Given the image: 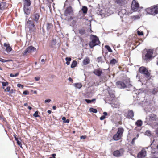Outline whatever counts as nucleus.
<instances>
[{
    "instance_id": "obj_1",
    "label": "nucleus",
    "mask_w": 158,
    "mask_h": 158,
    "mask_svg": "<svg viewBox=\"0 0 158 158\" xmlns=\"http://www.w3.org/2000/svg\"><path fill=\"white\" fill-rule=\"evenodd\" d=\"M145 122L149 125L154 126H158V118L154 114H150L146 118Z\"/></svg>"
},
{
    "instance_id": "obj_2",
    "label": "nucleus",
    "mask_w": 158,
    "mask_h": 158,
    "mask_svg": "<svg viewBox=\"0 0 158 158\" xmlns=\"http://www.w3.org/2000/svg\"><path fill=\"white\" fill-rule=\"evenodd\" d=\"M153 50L149 49L147 51L146 53H143L142 55L143 59L146 62L151 60L154 58Z\"/></svg>"
},
{
    "instance_id": "obj_3",
    "label": "nucleus",
    "mask_w": 158,
    "mask_h": 158,
    "mask_svg": "<svg viewBox=\"0 0 158 158\" xmlns=\"http://www.w3.org/2000/svg\"><path fill=\"white\" fill-rule=\"evenodd\" d=\"M90 39L91 41L89 43V45L91 48H93L95 46L99 45L100 44L98 38L96 35H91Z\"/></svg>"
},
{
    "instance_id": "obj_4",
    "label": "nucleus",
    "mask_w": 158,
    "mask_h": 158,
    "mask_svg": "<svg viewBox=\"0 0 158 158\" xmlns=\"http://www.w3.org/2000/svg\"><path fill=\"white\" fill-rule=\"evenodd\" d=\"M124 131V129L122 127L118 128L116 133L113 136L112 138L113 140L118 141L121 139L123 136Z\"/></svg>"
},
{
    "instance_id": "obj_5",
    "label": "nucleus",
    "mask_w": 158,
    "mask_h": 158,
    "mask_svg": "<svg viewBox=\"0 0 158 158\" xmlns=\"http://www.w3.org/2000/svg\"><path fill=\"white\" fill-rule=\"evenodd\" d=\"M147 13L149 14L155 15L158 13V6H154L145 9Z\"/></svg>"
},
{
    "instance_id": "obj_6",
    "label": "nucleus",
    "mask_w": 158,
    "mask_h": 158,
    "mask_svg": "<svg viewBox=\"0 0 158 158\" xmlns=\"http://www.w3.org/2000/svg\"><path fill=\"white\" fill-rule=\"evenodd\" d=\"M139 71L140 73L143 74L146 78L148 79L150 78V73L146 67L143 66L140 67L139 69Z\"/></svg>"
},
{
    "instance_id": "obj_7",
    "label": "nucleus",
    "mask_w": 158,
    "mask_h": 158,
    "mask_svg": "<svg viewBox=\"0 0 158 158\" xmlns=\"http://www.w3.org/2000/svg\"><path fill=\"white\" fill-rule=\"evenodd\" d=\"M26 26L29 29L31 32H34L36 29L35 22L31 20L28 19L26 23Z\"/></svg>"
},
{
    "instance_id": "obj_8",
    "label": "nucleus",
    "mask_w": 158,
    "mask_h": 158,
    "mask_svg": "<svg viewBox=\"0 0 158 158\" xmlns=\"http://www.w3.org/2000/svg\"><path fill=\"white\" fill-rule=\"evenodd\" d=\"M139 4L136 0H133L131 6V9L134 11H136L139 7Z\"/></svg>"
},
{
    "instance_id": "obj_9",
    "label": "nucleus",
    "mask_w": 158,
    "mask_h": 158,
    "mask_svg": "<svg viewBox=\"0 0 158 158\" xmlns=\"http://www.w3.org/2000/svg\"><path fill=\"white\" fill-rule=\"evenodd\" d=\"M36 50L35 48L32 46H30L28 47L23 53V55L24 56H26L27 54L34 52Z\"/></svg>"
},
{
    "instance_id": "obj_10",
    "label": "nucleus",
    "mask_w": 158,
    "mask_h": 158,
    "mask_svg": "<svg viewBox=\"0 0 158 158\" xmlns=\"http://www.w3.org/2000/svg\"><path fill=\"white\" fill-rule=\"evenodd\" d=\"M73 15V9L71 6H69L67 7L64 12V15L67 16L69 15Z\"/></svg>"
},
{
    "instance_id": "obj_11",
    "label": "nucleus",
    "mask_w": 158,
    "mask_h": 158,
    "mask_svg": "<svg viewBox=\"0 0 158 158\" xmlns=\"http://www.w3.org/2000/svg\"><path fill=\"white\" fill-rule=\"evenodd\" d=\"M40 17V15L39 13H37L36 12H34L33 14L32 15L31 18V19H32L34 22H35L36 23H38L39 19Z\"/></svg>"
},
{
    "instance_id": "obj_12",
    "label": "nucleus",
    "mask_w": 158,
    "mask_h": 158,
    "mask_svg": "<svg viewBox=\"0 0 158 158\" xmlns=\"http://www.w3.org/2000/svg\"><path fill=\"white\" fill-rule=\"evenodd\" d=\"M123 152V150L121 148L119 150H117L114 151L113 153V155L115 157H119L122 155Z\"/></svg>"
},
{
    "instance_id": "obj_13",
    "label": "nucleus",
    "mask_w": 158,
    "mask_h": 158,
    "mask_svg": "<svg viewBox=\"0 0 158 158\" xmlns=\"http://www.w3.org/2000/svg\"><path fill=\"white\" fill-rule=\"evenodd\" d=\"M93 73L97 76L100 77L103 74L102 69L101 68L95 69L93 71Z\"/></svg>"
},
{
    "instance_id": "obj_14",
    "label": "nucleus",
    "mask_w": 158,
    "mask_h": 158,
    "mask_svg": "<svg viewBox=\"0 0 158 158\" xmlns=\"http://www.w3.org/2000/svg\"><path fill=\"white\" fill-rule=\"evenodd\" d=\"M146 155V151L144 149H142L140 151L137 155L138 158H143Z\"/></svg>"
},
{
    "instance_id": "obj_15",
    "label": "nucleus",
    "mask_w": 158,
    "mask_h": 158,
    "mask_svg": "<svg viewBox=\"0 0 158 158\" xmlns=\"http://www.w3.org/2000/svg\"><path fill=\"white\" fill-rule=\"evenodd\" d=\"M116 85L117 87L119 88L123 89L126 87V85L121 81H118L117 82Z\"/></svg>"
},
{
    "instance_id": "obj_16",
    "label": "nucleus",
    "mask_w": 158,
    "mask_h": 158,
    "mask_svg": "<svg viewBox=\"0 0 158 158\" xmlns=\"http://www.w3.org/2000/svg\"><path fill=\"white\" fill-rule=\"evenodd\" d=\"M115 2L119 6H124L127 3L126 0H116Z\"/></svg>"
},
{
    "instance_id": "obj_17",
    "label": "nucleus",
    "mask_w": 158,
    "mask_h": 158,
    "mask_svg": "<svg viewBox=\"0 0 158 158\" xmlns=\"http://www.w3.org/2000/svg\"><path fill=\"white\" fill-rule=\"evenodd\" d=\"M134 116V113L133 111L132 110L128 111L126 115V118L128 119L132 118Z\"/></svg>"
},
{
    "instance_id": "obj_18",
    "label": "nucleus",
    "mask_w": 158,
    "mask_h": 158,
    "mask_svg": "<svg viewBox=\"0 0 158 158\" xmlns=\"http://www.w3.org/2000/svg\"><path fill=\"white\" fill-rule=\"evenodd\" d=\"M6 3L5 2H2L0 3V10H3L7 8Z\"/></svg>"
},
{
    "instance_id": "obj_19",
    "label": "nucleus",
    "mask_w": 158,
    "mask_h": 158,
    "mask_svg": "<svg viewBox=\"0 0 158 158\" xmlns=\"http://www.w3.org/2000/svg\"><path fill=\"white\" fill-rule=\"evenodd\" d=\"M29 6H24L23 10L25 14L27 15L29 14L31 12V9L29 8Z\"/></svg>"
},
{
    "instance_id": "obj_20",
    "label": "nucleus",
    "mask_w": 158,
    "mask_h": 158,
    "mask_svg": "<svg viewBox=\"0 0 158 158\" xmlns=\"http://www.w3.org/2000/svg\"><path fill=\"white\" fill-rule=\"evenodd\" d=\"M90 62V60L89 58L88 57H86L83 61V64L84 65H86L89 64Z\"/></svg>"
},
{
    "instance_id": "obj_21",
    "label": "nucleus",
    "mask_w": 158,
    "mask_h": 158,
    "mask_svg": "<svg viewBox=\"0 0 158 158\" xmlns=\"http://www.w3.org/2000/svg\"><path fill=\"white\" fill-rule=\"evenodd\" d=\"M4 46L6 47V51L8 52H10L11 51L12 49L9 44H7L6 43H5L4 44Z\"/></svg>"
},
{
    "instance_id": "obj_22",
    "label": "nucleus",
    "mask_w": 158,
    "mask_h": 158,
    "mask_svg": "<svg viewBox=\"0 0 158 158\" xmlns=\"http://www.w3.org/2000/svg\"><path fill=\"white\" fill-rule=\"evenodd\" d=\"M24 2V6H30L31 4L30 0H23Z\"/></svg>"
},
{
    "instance_id": "obj_23",
    "label": "nucleus",
    "mask_w": 158,
    "mask_h": 158,
    "mask_svg": "<svg viewBox=\"0 0 158 158\" xmlns=\"http://www.w3.org/2000/svg\"><path fill=\"white\" fill-rule=\"evenodd\" d=\"M74 85L76 88L80 89L82 87V85L81 83H75Z\"/></svg>"
},
{
    "instance_id": "obj_24",
    "label": "nucleus",
    "mask_w": 158,
    "mask_h": 158,
    "mask_svg": "<svg viewBox=\"0 0 158 158\" xmlns=\"http://www.w3.org/2000/svg\"><path fill=\"white\" fill-rule=\"evenodd\" d=\"M142 124V121L141 120H138L135 123V124L138 127H141Z\"/></svg>"
},
{
    "instance_id": "obj_25",
    "label": "nucleus",
    "mask_w": 158,
    "mask_h": 158,
    "mask_svg": "<svg viewBox=\"0 0 158 158\" xmlns=\"http://www.w3.org/2000/svg\"><path fill=\"white\" fill-rule=\"evenodd\" d=\"M81 10L84 14H86L88 10V8L86 6H83L81 9Z\"/></svg>"
},
{
    "instance_id": "obj_26",
    "label": "nucleus",
    "mask_w": 158,
    "mask_h": 158,
    "mask_svg": "<svg viewBox=\"0 0 158 158\" xmlns=\"http://www.w3.org/2000/svg\"><path fill=\"white\" fill-rule=\"evenodd\" d=\"M141 15H133L132 16H131V19L133 20H135L136 19H138L140 18Z\"/></svg>"
},
{
    "instance_id": "obj_27",
    "label": "nucleus",
    "mask_w": 158,
    "mask_h": 158,
    "mask_svg": "<svg viewBox=\"0 0 158 158\" xmlns=\"http://www.w3.org/2000/svg\"><path fill=\"white\" fill-rule=\"evenodd\" d=\"M158 92V88H154L153 90L151 92V93L153 95L155 94Z\"/></svg>"
},
{
    "instance_id": "obj_28",
    "label": "nucleus",
    "mask_w": 158,
    "mask_h": 158,
    "mask_svg": "<svg viewBox=\"0 0 158 158\" xmlns=\"http://www.w3.org/2000/svg\"><path fill=\"white\" fill-rule=\"evenodd\" d=\"M47 26V29L48 30H49L52 28L53 27V25L51 23H48Z\"/></svg>"
},
{
    "instance_id": "obj_29",
    "label": "nucleus",
    "mask_w": 158,
    "mask_h": 158,
    "mask_svg": "<svg viewBox=\"0 0 158 158\" xmlns=\"http://www.w3.org/2000/svg\"><path fill=\"white\" fill-rule=\"evenodd\" d=\"M77 64V62L76 60H73L71 64V67L72 68H73L76 67Z\"/></svg>"
},
{
    "instance_id": "obj_30",
    "label": "nucleus",
    "mask_w": 158,
    "mask_h": 158,
    "mask_svg": "<svg viewBox=\"0 0 158 158\" xmlns=\"http://www.w3.org/2000/svg\"><path fill=\"white\" fill-rule=\"evenodd\" d=\"M12 61V60L11 59H9V60H5L3 59L2 58H0V61L4 63L5 62H10Z\"/></svg>"
},
{
    "instance_id": "obj_31",
    "label": "nucleus",
    "mask_w": 158,
    "mask_h": 158,
    "mask_svg": "<svg viewBox=\"0 0 158 158\" xmlns=\"http://www.w3.org/2000/svg\"><path fill=\"white\" fill-rule=\"evenodd\" d=\"M65 60L66 61V64L67 65L70 64V62L71 60V59L70 57H66L65 58Z\"/></svg>"
},
{
    "instance_id": "obj_32",
    "label": "nucleus",
    "mask_w": 158,
    "mask_h": 158,
    "mask_svg": "<svg viewBox=\"0 0 158 158\" xmlns=\"http://www.w3.org/2000/svg\"><path fill=\"white\" fill-rule=\"evenodd\" d=\"M89 110L91 112H92L94 113H97V110L96 109H94L93 108H90L89 109Z\"/></svg>"
},
{
    "instance_id": "obj_33",
    "label": "nucleus",
    "mask_w": 158,
    "mask_h": 158,
    "mask_svg": "<svg viewBox=\"0 0 158 158\" xmlns=\"http://www.w3.org/2000/svg\"><path fill=\"white\" fill-rule=\"evenodd\" d=\"M105 47L108 50L109 52H112V50H111L110 47L109 46L106 45L105 46Z\"/></svg>"
},
{
    "instance_id": "obj_34",
    "label": "nucleus",
    "mask_w": 158,
    "mask_h": 158,
    "mask_svg": "<svg viewBox=\"0 0 158 158\" xmlns=\"http://www.w3.org/2000/svg\"><path fill=\"white\" fill-rule=\"evenodd\" d=\"M2 85L3 86V89H4V87L5 86H6L7 85H8V84H9V83L8 82H2Z\"/></svg>"
},
{
    "instance_id": "obj_35",
    "label": "nucleus",
    "mask_w": 158,
    "mask_h": 158,
    "mask_svg": "<svg viewBox=\"0 0 158 158\" xmlns=\"http://www.w3.org/2000/svg\"><path fill=\"white\" fill-rule=\"evenodd\" d=\"M145 134L146 135H147L148 136H150L151 135V133L150 130H148L145 131Z\"/></svg>"
},
{
    "instance_id": "obj_36",
    "label": "nucleus",
    "mask_w": 158,
    "mask_h": 158,
    "mask_svg": "<svg viewBox=\"0 0 158 158\" xmlns=\"http://www.w3.org/2000/svg\"><path fill=\"white\" fill-rule=\"evenodd\" d=\"M117 62L116 60L115 59H113L111 60L110 61V63L113 65L114 64Z\"/></svg>"
},
{
    "instance_id": "obj_37",
    "label": "nucleus",
    "mask_w": 158,
    "mask_h": 158,
    "mask_svg": "<svg viewBox=\"0 0 158 158\" xmlns=\"http://www.w3.org/2000/svg\"><path fill=\"white\" fill-rule=\"evenodd\" d=\"M102 57H98L97 59V61L98 62H102Z\"/></svg>"
},
{
    "instance_id": "obj_38",
    "label": "nucleus",
    "mask_w": 158,
    "mask_h": 158,
    "mask_svg": "<svg viewBox=\"0 0 158 158\" xmlns=\"http://www.w3.org/2000/svg\"><path fill=\"white\" fill-rule=\"evenodd\" d=\"M38 111H35L33 115V116L35 118L39 117V116L38 114Z\"/></svg>"
},
{
    "instance_id": "obj_39",
    "label": "nucleus",
    "mask_w": 158,
    "mask_h": 158,
    "mask_svg": "<svg viewBox=\"0 0 158 158\" xmlns=\"http://www.w3.org/2000/svg\"><path fill=\"white\" fill-rule=\"evenodd\" d=\"M79 32L81 35H82L85 33V31L84 30L81 29L79 30Z\"/></svg>"
},
{
    "instance_id": "obj_40",
    "label": "nucleus",
    "mask_w": 158,
    "mask_h": 158,
    "mask_svg": "<svg viewBox=\"0 0 158 158\" xmlns=\"http://www.w3.org/2000/svg\"><path fill=\"white\" fill-rule=\"evenodd\" d=\"M137 33L139 35H143V32L142 31H138Z\"/></svg>"
},
{
    "instance_id": "obj_41",
    "label": "nucleus",
    "mask_w": 158,
    "mask_h": 158,
    "mask_svg": "<svg viewBox=\"0 0 158 158\" xmlns=\"http://www.w3.org/2000/svg\"><path fill=\"white\" fill-rule=\"evenodd\" d=\"M11 87L10 86H8L6 89H4V91L5 92H9L10 89Z\"/></svg>"
},
{
    "instance_id": "obj_42",
    "label": "nucleus",
    "mask_w": 158,
    "mask_h": 158,
    "mask_svg": "<svg viewBox=\"0 0 158 158\" xmlns=\"http://www.w3.org/2000/svg\"><path fill=\"white\" fill-rule=\"evenodd\" d=\"M29 94V92L27 90H25L23 92V94L25 95H28Z\"/></svg>"
},
{
    "instance_id": "obj_43",
    "label": "nucleus",
    "mask_w": 158,
    "mask_h": 158,
    "mask_svg": "<svg viewBox=\"0 0 158 158\" xmlns=\"http://www.w3.org/2000/svg\"><path fill=\"white\" fill-rule=\"evenodd\" d=\"M13 136L15 139V140L17 141V140H18L19 139V138H18L17 137V135H16L15 134L14 135H13Z\"/></svg>"
},
{
    "instance_id": "obj_44",
    "label": "nucleus",
    "mask_w": 158,
    "mask_h": 158,
    "mask_svg": "<svg viewBox=\"0 0 158 158\" xmlns=\"http://www.w3.org/2000/svg\"><path fill=\"white\" fill-rule=\"evenodd\" d=\"M17 143L18 145L19 146L21 147H22V144L21 142L19 140L17 141Z\"/></svg>"
},
{
    "instance_id": "obj_45",
    "label": "nucleus",
    "mask_w": 158,
    "mask_h": 158,
    "mask_svg": "<svg viewBox=\"0 0 158 158\" xmlns=\"http://www.w3.org/2000/svg\"><path fill=\"white\" fill-rule=\"evenodd\" d=\"M17 86L19 88L21 87L22 89L24 87L23 85H21L20 84H17Z\"/></svg>"
},
{
    "instance_id": "obj_46",
    "label": "nucleus",
    "mask_w": 158,
    "mask_h": 158,
    "mask_svg": "<svg viewBox=\"0 0 158 158\" xmlns=\"http://www.w3.org/2000/svg\"><path fill=\"white\" fill-rule=\"evenodd\" d=\"M86 137L87 136L86 135H82L81 136L80 139H85L86 138Z\"/></svg>"
},
{
    "instance_id": "obj_47",
    "label": "nucleus",
    "mask_w": 158,
    "mask_h": 158,
    "mask_svg": "<svg viewBox=\"0 0 158 158\" xmlns=\"http://www.w3.org/2000/svg\"><path fill=\"white\" fill-rule=\"evenodd\" d=\"M85 101L87 102V103H89L91 102V101L90 100L85 99Z\"/></svg>"
},
{
    "instance_id": "obj_48",
    "label": "nucleus",
    "mask_w": 158,
    "mask_h": 158,
    "mask_svg": "<svg viewBox=\"0 0 158 158\" xmlns=\"http://www.w3.org/2000/svg\"><path fill=\"white\" fill-rule=\"evenodd\" d=\"M105 118V116H102L100 118V119L101 120H104Z\"/></svg>"
},
{
    "instance_id": "obj_49",
    "label": "nucleus",
    "mask_w": 158,
    "mask_h": 158,
    "mask_svg": "<svg viewBox=\"0 0 158 158\" xmlns=\"http://www.w3.org/2000/svg\"><path fill=\"white\" fill-rule=\"evenodd\" d=\"M51 101V99H47V100H45V103H47V102L49 103V102Z\"/></svg>"
},
{
    "instance_id": "obj_50",
    "label": "nucleus",
    "mask_w": 158,
    "mask_h": 158,
    "mask_svg": "<svg viewBox=\"0 0 158 158\" xmlns=\"http://www.w3.org/2000/svg\"><path fill=\"white\" fill-rule=\"evenodd\" d=\"M155 131L156 135L158 136V127L156 128Z\"/></svg>"
},
{
    "instance_id": "obj_51",
    "label": "nucleus",
    "mask_w": 158,
    "mask_h": 158,
    "mask_svg": "<svg viewBox=\"0 0 158 158\" xmlns=\"http://www.w3.org/2000/svg\"><path fill=\"white\" fill-rule=\"evenodd\" d=\"M69 120L68 119H66L65 121L64 122V123H69Z\"/></svg>"
},
{
    "instance_id": "obj_52",
    "label": "nucleus",
    "mask_w": 158,
    "mask_h": 158,
    "mask_svg": "<svg viewBox=\"0 0 158 158\" xmlns=\"http://www.w3.org/2000/svg\"><path fill=\"white\" fill-rule=\"evenodd\" d=\"M135 140H133V139H132V141H131V143L132 145H134V144H135Z\"/></svg>"
},
{
    "instance_id": "obj_53",
    "label": "nucleus",
    "mask_w": 158,
    "mask_h": 158,
    "mask_svg": "<svg viewBox=\"0 0 158 158\" xmlns=\"http://www.w3.org/2000/svg\"><path fill=\"white\" fill-rule=\"evenodd\" d=\"M103 114L104 115V116H106L108 114L106 112H104L103 113Z\"/></svg>"
},
{
    "instance_id": "obj_54",
    "label": "nucleus",
    "mask_w": 158,
    "mask_h": 158,
    "mask_svg": "<svg viewBox=\"0 0 158 158\" xmlns=\"http://www.w3.org/2000/svg\"><path fill=\"white\" fill-rule=\"evenodd\" d=\"M35 80L36 81H39L40 80V78L39 77H35Z\"/></svg>"
},
{
    "instance_id": "obj_55",
    "label": "nucleus",
    "mask_w": 158,
    "mask_h": 158,
    "mask_svg": "<svg viewBox=\"0 0 158 158\" xmlns=\"http://www.w3.org/2000/svg\"><path fill=\"white\" fill-rule=\"evenodd\" d=\"M66 119V118L65 117H63L62 118V120L63 121V122H64Z\"/></svg>"
},
{
    "instance_id": "obj_56",
    "label": "nucleus",
    "mask_w": 158,
    "mask_h": 158,
    "mask_svg": "<svg viewBox=\"0 0 158 158\" xmlns=\"http://www.w3.org/2000/svg\"><path fill=\"white\" fill-rule=\"evenodd\" d=\"M68 80L70 82H73V80L71 77L69 78Z\"/></svg>"
},
{
    "instance_id": "obj_57",
    "label": "nucleus",
    "mask_w": 158,
    "mask_h": 158,
    "mask_svg": "<svg viewBox=\"0 0 158 158\" xmlns=\"http://www.w3.org/2000/svg\"><path fill=\"white\" fill-rule=\"evenodd\" d=\"M9 92L11 94L13 93L14 92L13 90L12 89L11 90H10V91H9Z\"/></svg>"
},
{
    "instance_id": "obj_58",
    "label": "nucleus",
    "mask_w": 158,
    "mask_h": 158,
    "mask_svg": "<svg viewBox=\"0 0 158 158\" xmlns=\"http://www.w3.org/2000/svg\"><path fill=\"white\" fill-rule=\"evenodd\" d=\"M19 75V73H15V74H14V77H16L18 76Z\"/></svg>"
},
{
    "instance_id": "obj_59",
    "label": "nucleus",
    "mask_w": 158,
    "mask_h": 158,
    "mask_svg": "<svg viewBox=\"0 0 158 158\" xmlns=\"http://www.w3.org/2000/svg\"><path fill=\"white\" fill-rule=\"evenodd\" d=\"M10 77H14V74H13L12 73H11L10 74Z\"/></svg>"
},
{
    "instance_id": "obj_60",
    "label": "nucleus",
    "mask_w": 158,
    "mask_h": 158,
    "mask_svg": "<svg viewBox=\"0 0 158 158\" xmlns=\"http://www.w3.org/2000/svg\"><path fill=\"white\" fill-rule=\"evenodd\" d=\"M53 109L54 110H55L56 109V106H53L52 107Z\"/></svg>"
},
{
    "instance_id": "obj_61",
    "label": "nucleus",
    "mask_w": 158,
    "mask_h": 158,
    "mask_svg": "<svg viewBox=\"0 0 158 158\" xmlns=\"http://www.w3.org/2000/svg\"><path fill=\"white\" fill-rule=\"evenodd\" d=\"M56 156V155L55 154H52V156L53 157H55V156Z\"/></svg>"
},
{
    "instance_id": "obj_62",
    "label": "nucleus",
    "mask_w": 158,
    "mask_h": 158,
    "mask_svg": "<svg viewBox=\"0 0 158 158\" xmlns=\"http://www.w3.org/2000/svg\"><path fill=\"white\" fill-rule=\"evenodd\" d=\"M47 112L49 114H50L51 113L52 111L51 110H48V111H47Z\"/></svg>"
},
{
    "instance_id": "obj_63",
    "label": "nucleus",
    "mask_w": 158,
    "mask_h": 158,
    "mask_svg": "<svg viewBox=\"0 0 158 158\" xmlns=\"http://www.w3.org/2000/svg\"><path fill=\"white\" fill-rule=\"evenodd\" d=\"M45 61V60L44 59H42L41 60V62H44Z\"/></svg>"
},
{
    "instance_id": "obj_64",
    "label": "nucleus",
    "mask_w": 158,
    "mask_h": 158,
    "mask_svg": "<svg viewBox=\"0 0 158 158\" xmlns=\"http://www.w3.org/2000/svg\"><path fill=\"white\" fill-rule=\"evenodd\" d=\"M28 108L30 110H31L32 109V107L29 106L28 107Z\"/></svg>"
}]
</instances>
